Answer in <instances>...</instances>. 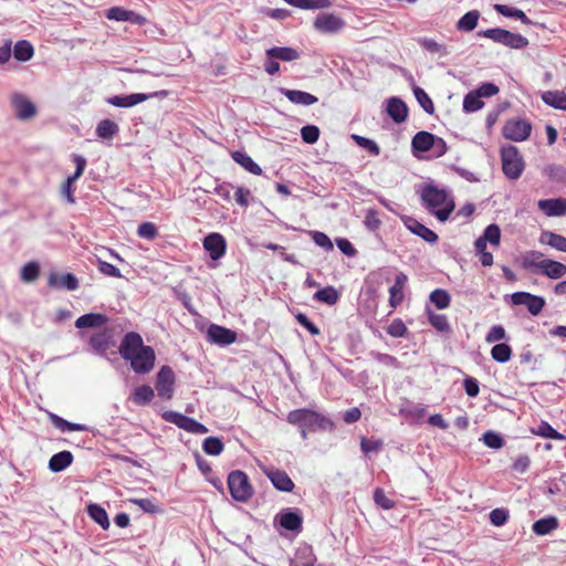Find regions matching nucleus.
<instances>
[{
    "mask_svg": "<svg viewBox=\"0 0 566 566\" xmlns=\"http://www.w3.org/2000/svg\"><path fill=\"white\" fill-rule=\"evenodd\" d=\"M422 206L439 221H447L454 210V200L450 192L434 185H426L420 192Z\"/></svg>",
    "mask_w": 566,
    "mask_h": 566,
    "instance_id": "1",
    "label": "nucleus"
},
{
    "mask_svg": "<svg viewBox=\"0 0 566 566\" xmlns=\"http://www.w3.org/2000/svg\"><path fill=\"white\" fill-rule=\"evenodd\" d=\"M542 258L543 254L538 251L528 252L523 258L524 269L532 270L534 273L542 274L552 280H558L566 274V265L564 263Z\"/></svg>",
    "mask_w": 566,
    "mask_h": 566,
    "instance_id": "2",
    "label": "nucleus"
},
{
    "mask_svg": "<svg viewBox=\"0 0 566 566\" xmlns=\"http://www.w3.org/2000/svg\"><path fill=\"white\" fill-rule=\"evenodd\" d=\"M287 421L293 426H297L300 429L308 430H326L333 427V423L327 418L306 408L290 411L287 415Z\"/></svg>",
    "mask_w": 566,
    "mask_h": 566,
    "instance_id": "3",
    "label": "nucleus"
},
{
    "mask_svg": "<svg viewBox=\"0 0 566 566\" xmlns=\"http://www.w3.org/2000/svg\"><path fill=\"white\" fill-rule=\"evenodd\" d=\"M502 170L512 180L521 177L524 170V160L515 146H506L501 150Z\"/></svg>",
    "mask_w": 566,
    "mask_h": 566,
    "instance_id": "4",
    "label": "nucleus"
},
{
    "mask_svg": "<svg viewBox=\"0 0 566 566\" xmlns=\"http://www.w3.org/2000/svg\"><path fill=\"white\" fill-rule=\"evenodd\" d=\"M228 488L233 500L238 502H247L253 494L248 475L239 470L228 475Z\"/></svg>",
    "mask_w": 566,
    "mask_h": 566,
    "instance_id": "5",
    "label": "nucleus"
},
{
    "mask_svg": "<svg viewBox=\"0 0 566 566\" xmlns=\"http://www.w3.org/2000/svg\"><path fill=\"white\" fill-rule=\"evenodd\" d=\"M163 418L167 422L174 423L178 428L193 434H205L209 431L205 424L198 422L196 419L187 417L177 411H165L163 413Z\"/></svg>",
    "mask_w": 566,
    "mask_h": 566,
    "instance_id": "6",
    "label": "nucleus"
},
{
    "mask_svg": "<svg viewBox=\"0 0 566 566\" xmlns=\"http://www.w3.org/2000/svg\"><path fill=\"white\" fill-rule=\"evenodd\" d=\"M532 132V125L523 118H513L505 123L503 136L513 142H523L528 138Z\"/></svg>",
    "mask_w": 566,
    "mask_h": 566,
    "instance_id": "7",
    "label": "nucleus"
},
{
    "mask_svg": "<svg viewBox=\"0 0 566 566\" xmlns=\"http://www.w3.org/2000/svg\"><path fill=\"white\" fill-rule=\"evenodd\" d=\"M167 95H168L167 91H159V92H154L150 94L134 93V94H129V95H115V96L107 98V103L115 107L128 108V107H133L137 104H140L143 102H146L149 98L158 97V96L165 97Z\"/></svg>",
    "mask_w": 566,
    "mask_h": 566,
    "instance_id": "8",
    "label": "nucleus"
},
{
    "mask_svg": "<svg viewBox=\"0 0 566 566\" xmlns=\"http://www.w3.org/2000/svg\"><path fill=\"white\" fill-rule=\"evenodd\" d=\"M142 336L136 332H128L123 337L118 352L124 360L128 361L143 348H145Z\"/></svg>",
    "mask_w": 566,
    "mask_h": 566,
    "instance_id": "9",
    "label": "nucleus"
},
{
    "mask_svg": "<svg viewBox=\"0 0 566 566\" xmlns=\"http://www.w3.org/2000/svg\"><path fill=\"white\" fill-rule=\"evenodd\" d=\"M511 300L514 305L526 306L527 311L534 316L538 315L546 304L544 297L528 292H515L511 295Z\"/></svg>",
    "mask_w": 566,
    "mask_h": 566,
    "instance_id": "10",
    "label": "nucleus"
},
{
    "mask_svg": "<svg viewBox=\"0 0 566 566\" xmlns=\"http://www.w3.org/2000/svg\"><path fill=\"white\" fill-rule=\"evenodd\" d=\"M155 350L150 346H146L128 361L132 369L137 374H148L155 366Z\"/></svg>",
    "mask_w": 566,
    "mask_h": 566,
    "instance_id": "11",
    "label": "nucleus"
},
{
    "mask_svg": "<svg viewBox=\"0 0 566 566\" xmlns=\"http://www.w3.org/2000/svg\"><path fill=\"white\" fill-rule=\"evenodd\" d=\"M175 375L170 367L163 366L156 380V390L160 398L170 399L174 392Z\"/></svg>",
    "mask_w": 566,
    "mask_h": 566,
    "instance_id": "12",
    "label": "nucleus"
},
{
    "mask_svg": "<svg viewBox=\"0 0 566 566\" xmlns=\"http://www.w3.org/2000/svg\"><path fill=\"white\" fill-rule=\"evenodd\" d=\"M345 27V22L333 13H319L314 20V28L322 33H336Z\"/></svg>",
    "mask_w": 566,
    "mask_h": 566,
    "instance_id": "13",
    "label": "nucleus"
},
{
    "mask_svg": "<svg viewBox=\"0 0 566 566\" xmlns=\"http://www.w3.org/2000/svg\"><path fill=\"white\" fill-rule=\"evenodd\" d=\"M263 473L272 482L273 486L282 492H292L294 482L285 471L275 469L273 467L263 468Z\"/></svg>",
    "mask_w": 566,
    "mask_h": 566,
    "instance_id": "14",
    "label": "nucleus"
},
{
    "mask_svg": "<svg viewBox=\"0 0 566 566\" xmlns=\"http://www.w3.org/2000/svg\"><path fill=\"white\" fill-rule=\"evenodd\" d=\"M203 248L217 261L226 254L227 242L222 234L212 232L203 239Z\"/></svg>",
    "mask_w": 566,
    "mask_h": 566,
    "instance_id": "15",
    "label": "nucleus"
},
{
    "mask_svg": "<svg viewBox=\"0 0 566 566\" xmlns=\"http://www.w3.org/2000/svg\"><path fill=\"white\" fill-rule=\"evenodd\" d=\"M11 104L14 109L15 116L19 119H30L36 113L34 104L23 94H13L11 97Z\"/></svg>",
    "mask_w": 566,
    "mask_h": 566,
    "instance_id": "16",
    "label": "nucleus"
},
{
    "mask_svg": "<svg viewBox=\"0 0 566 566\" xmlns=\"http://www.w3.org/2000/svg\"><path fill=\"white\" fill-rule=\"evenodd\" d=\"M405 227L413 234L420 237L426 242L433 244L438 241V234L433 232L431 229L419 222L417 219L412 217H402L401 218Z\"/></svg>",
    "mask_w": 566,
    "mask_h": 566,
    "instance_id": "17",
    "label": "nucleus"
},
{
    "mask_svg": "<svg viewBox=\"0 0 566 566\" xmlns=\"http://www.w3.org/2000/svg\"><path fill=\"white\" fill-rule=\"evenodd\" d=\"M207 337L210 343L226 346V345H230L235 342L237 334H235V332H233L229 328L212 324L208 328Z\"/></svg>",
    "mask_w": 566,
    "mask_h": 566,
    "instance_id": "18",
    "label": "nucleus"
},
{
    "mask_svg": "<svg viewBox=\"0 0 566 566\" xmlns=\"http://www.w3.org/2000/svg\"><path fill=\"white\" fill-rule=\"evenodd\" d=\"M537 207L547 217L566 216V198L541 199Z\"/></svg>",
    "mask_w": 566,
    "mask_h": 566,
    "instance_id": "19",
    "label": "nucleus"
},
{
    "mask_svg": "<svg viewBox=\"0 0 566 566\" xmlns=\"http://www.w3.org/2000/svg\"><path fill=\"white\" fill-rule=\"evenodd\" d=\"M105 17L108 20L128 21V22H132V23L138 24V25H143L146 21V19L143 15H140L132 10L124 9L122 7L109 8L108 10H106Z\"/></svg>",
    "mask_w": 566,
    "mask_h": 566,
    "instance_id": "20",
    "label": "nucleus"
},
{
    "mask_svg": "<svg viewBox=\"0 0 566 566\" xmlns=\"http://www.w3.org/2000/svg\"><path fill=\"white\" fill-rule=\"evenodd\" d=\"M434 140L436 135L426 130L418 132L411 140L413 155L419 158L421 153L430 151L434 145Z\"/></svg>",
    "mask_w": 566,
    "mask_h": 566,
    "instance_id": "21",
    "label": "nucleus"
},
{
    "mask_svg": "<svg viewBox=\"0 0 566 566\" xmlns=\"http://www.w3.org/2000/svg\"><path fill=\"white\" fill-rule=\"evenodd\" d=\"M90 347L91 350L94 354H97L99 356H105L107 349L111 347L112 344V335L108 331L104 329L102 332L94 333L90 337Z\"/></svg>",
    "mask_w": 566,
    "mask_h": 566,
    "instance_id": "22",
    "label": "nucleus"
},
{
    "mask_svg": "<svg viewBox=\"0 0 566 566\" xmlns=\"http://www.w3.org/2000/svg\"><path fill=\"white\" fill-rule=\"evenodd\" d=\"M387 114L395 123L400 124L405 122L408 116V107L402 99L390 97L387 101Z\"/></svg>",
    "mask_w": 566,
    "mask_h": 566,
    "instance_id": "23",
    "label": "nucleus"
},
{
    "mask_svg": "<svg viewBox=\"0 0 566 566\" xmlns=\"http://www.w3.org/2000/svg\"><path fill=\"white\" fill-rule=\"evenodd\" d=\"M281 93L293 104L310 106L317 103L318 98L311 93L298 91V90H289L282 88Z\"/></svg>",
    "mask_w": 566,
    "mask_h": 566,
    "instance_id": "24",
    "label": "nucleus"
},
{
    "mask_svg": "<svg viewBox=\"0 0 566 566\" xmlns=\"http://www.w3.org/2000/svg\"><path fill=\"white\" fill-rule=\"evenodd\" d=\"M49 285L52 287H64L67 291H75L78 289V280L72 273L62 275L51 274L49 277Z\"/></svg>",
    "mask_w": 566,
    "mask_h": 566,
    "instance_id": "25",
    "label": "nucleus"
},
{
    "mask_svg": "<svg viewBox=\"0 0 566 566\" xmlns=\"http://www.w3.org/2000/svg\"><path fill=\"white\" fill-rule=\"evenodd\" d=\"M276 518L284 530L300 531L302 528L303 518L298 513L286 510L279 514Z\"/></svg>",
    "mask_w": 566,
    "mask_h": 566,
    "instance_id": "26",
    "label": "nucleus"
},
{
    "mask_svg": "<svg viewBox=\"0 0 566 566\" xmlns=\"http://www.w3.org/2000/svg\"><path fill=\"white\" fill-rule=\"evenodd\" d=\"M73 462V454L70 451H61L53 454L49 461V469L52 472H61L70 467Z\"/></svg>",
    "mask_w": 566,
    "mask_h": 566,
    "instance_id": "27",
    "label": "nucleus"
},
{
    "mask_svg": "<svg viewBox=\"0 0 566 566\" xmlns=\"http://www.w3.org/2000/svg\"><path fill=\"white\" fill-rule=\"evenodd\" d=\"M107 322V316L99 313H88L80 316L75 321V326L77 328H92V327H101Z\"/></svg>",
    "mask_w": 566,
    "mask_h": 566,
    "instance_id": "28",
    "label": "nucleus"
},
{
    "mask_svg": "<svg viewBox=\"0 0 566 566\" xmlns=\"http://www.w3.org/2000/svg\"><path fill=\"white\" fill-rule=\"evenodd\" d=\"M266 56L270 59H276L285 62H291L300 57L297 50L289 46H273L266 50Z\"/></svg>",
    "mask_w": 566,
    "mask_h": 566,
    "instance_id": "29",
    "label": "nucleus"
},
{
    "mask_svg": "<svg viewBox=\"0 0 566 566\" xmlns=\"http://www.w3.org/2000/svg\"><path fill=\"white\" fill-rule=\"evenodd\" d=\"M232 159L253 175H261V167L244 151H233Z\"/></svg>",
    "mask_w": 566,
    "mask_h": 566,
    "instance_id": "30",
    "label": "nucleus"
},
{
    "mask_svg": "<svg viewBox=\"0 0 566 566\" xmlns=\"http://www.w3.org/2000/svg\"><path fill=\"white\" fill-rule=\"evenodd\" d=\"M542 99L548 106L566 111V93L563 91H547L543 93Z\"/></svg>",
    "mask_w": 566,
    "mask_h": 566,
    "instance_id": "31",
    "label": "nucleus"
},
{
    "mask_svg": "<svg viewBox=\"0 0 566 566\" xmlns=\"http://www.w3.org/2000/svg\"><path fill=\"white\" fill-rule=\"evenodd\" d=\"M558 527V520L555 516H547L544 518L537 520L532 530L536 535L544 536L553 532Z\"/></svg>",
    "mask_w": 566,
    "mask_h": 566,
    "instance_id": "32",
    "label": "nucleus"
},
{
    "mask_svg": "<svg viewBox=\"0 0 566 566\" xmlns=\"http://www.w3.org/2000/svg\"><path fill=\"white\" fill-rule=\"evenodd\" d=\"M480 12L478 10H471L462 15L457 22V29L462 32L473 31L479 22Z\"/></svg>",
    "mask_w": 566,
    "mask_h": 566,
    "instance_id": "33",
    "label": "nucleus"
},
{
    "mask_svg": "<svg viewBox=\"0 0 566 566\" xmlns=\"http://www.w3.org/2000/svg\"><path fill=\"white\" fill-rule=\"evenodd\" d=\"M541 242L556 249L560 252H566V237L554 233L552 231H544L541 235Z\"/></svg>",
    "mask_w": 566,
    "mask_h": 566,
    "instance_id": "34",
    "label": "nucleus"
},
{
    "mask_svg": "<svg viewBox=\"0 0 566 566\" xmlns=\"http://www.w3.org/2000/svg\"><path fill=\"white\" fill-rule=\"evenodd\" d=\"M494 10L506 18H514L520 20L524 24H531V20L527 15L520 9L510 7L506 4H494Z\"/></svg>",
    "mask_w": 566,
    "mask_h": 566,
    "instance_id": "35",
    "label": "nucleus"
},
{
    "mask_svg": "<svg viewBox=\"0 0 566 566\" xmlns=\"http://www.w3.org/2000/svg\"><path fill=\"white\" fill-rule=\"evenodd\" d=\"M313 298L317 302L327 304V305H335L339 300V293L334 286H326L324 289L318 290Z\"/></svg>",
    "mask_w": 566,
    "mask_h": 566,
    "instance_id": "36",
    "label": "nucleus"
},
{
    "mask_svg": "<svg viewBox=\"0 0 566 566\" xmlns=\"http://www.w3.org/2000/svg\"><path fill=\"white\" fill-rule=\"evenodd\" d=\"M154 396V389L150 386L143 385L134 390L132 395V400L137 406H144L149 403L153 400Z\"/></svg>",
    "mask_w": 566,
    "mask_h": 566,
    "instance_id": "37",
    "label": "nucleus"
},
{
    "mask_svg": "<svg viewBox=\"0 0 566 566\" xmlns=\"http://www.w3.org/2000/svg\"><path fill=\"white\" fill-rule=\"evenodd\" d=\"M543 174L554 182L566 184V167L562 165H547L544 167Z\"/></svg>",
    "mask_w": 566,
    "mask_h": 566,
    "instance_id": "38",
    "label": "nucleus"
},
{
    "mask_svg": "<svg viewBox=\"0 0 566 566\" xmlns=\"http://www.w3.org/2000/svg\"><path fill=\"white\" fill-rule=\"evenodd\" d=\"M87 513L94 522L102 526V528L107 530L109 527L108 515L102 506L97 504H90Z\"/></svg>",
    "mask_w": 566,
    "mask_h": 566,
    "instance_id": "39",
    "label": "nucleus"
},
{
    "mask_svg": "<svg viewBox=\"0 0 566 566\" xmlns=\"http://www.w3.org/2000/svg\"><path fill=\"white\" fill-rule=\"evenodd\" d=\"M502 44L510 49L518 50L526 48L528 45V40L520 33H513L506 30Z\"/></svg>",
    "mask_w": 566,
    "mask_h": 566,
    "instance_id": "40",
    "label": "nucleus"
},
{
    "mask_svg": "<svg viewBox=\"0 0 566 566\" xmlns=\"http://www.w3.org/2000/svg\"><path fill=\"white\" fill-rule=\"evenodd\" d=\"M502 44L510 49L518 50L526 48L528 45V40L520 33H513L506 30Z\"/></svg>",
    "mask_w": 566,
    "mask_h": 566,
    "instance_id": "41",
    "label": "nucleus"
},
{
    "mask_svg": "<svg viewBox=\"0 0 566 566\" xmlns=\"http://www.w3.org/2000/svg\"><path fill=\"white\" fill-rule=\"evenodd\" d=\"M418 42L426 51H428L431 54H436L440 57L449 54L447 46L441 43H438L433 39L421 38L419 39Z\"/></svg>",
    "mask_w": 566,
    "mask_h": 566,
    "instance_id": "42",
    "label": "nucleus"
},
{
    "mask_svg": "<svg viewBox=\"0 0 566 566\" xmlns=\"http://www.w3.org/2000/svg\"><path fill=\"white\" fill-rule=\"evenodd\" d=\"M119 132L118 125L111 119H103L97 124L96 135L99 138H112Z\"/></svg>",
    "mask_w": 566,
    "mask_h": 566,
    "instance_id": "43",
    "label": "nucleus"
},
{
    "mask_svg": "<svg viewBox=\"0 0 566 566\" xmlns=\"http://www.w3.org/2000/svg\"><path fill=\"white\" fill-rule=\"evenodd\" d=\"M533 433L543 437V438H549L553 440H566V437L555 430L548 422L542 421L536 429L533 430Z\"/></svg>",
    "mask_w": 566,
    "mask_h": 566,
    "instance_id": "44",
    "label": "nucleus"
},
{
    "mask_svg": "<svg viewBox=\"0 0 566 566\" xmlns=\"http://www.w3.org/2000/svg\"><path fill=\"white\" fill-rule=\"evenodd\" d=\"M13 55L18 61H29L33 55V46L25 40L18 41L13 49Z\"/></svg>",
    "mask_w": 566,
    "mask_h": 566,
    "instance_id": "45",
    "label": "nucleus"
},
{
    "mask_svg": "<svg viewBox=\"0 0 566 566\" xmlns=\"http://www.w3.org/2000/svg\"><path fill=\"white\" fill-rule=\"evenodd\" d=\"M50 420L54 424L55 428L60 429L63 432L85 430V426L80 424V423L70 422L54 413H50Z\"/></svg>",
    "mask_w": 566,
    "mask_h": 566,
    "instance_id": "46",
    "label": "nucleus"
},
{
    "mask_svg": "<svg viewBox=\"0 0 566 566\" xmlns=\"http://www.w3.org/2000/svg\"><path fill=\"white\" fill-rule=\"evenodd\" d=\"M413 94L419 103V105L423 108L427 114L432 115L434 113V105L429 95L424 92L423 88L419 86H413Z\"/></svg>",
    "mask_w": 566,
    "mask_h": 566,
    "instance_id": "47",
    "label": "nucleus"
},
{
    "mask_svg": "<svg viewBox=\"0 0 566 566\" xmlns=\"http://www.w3.org/2000/svg\"><path fill=\"white\" fill-rule=\"evenodd\" d=\"M430 301L436 305L438 310H444L449 307L451 302L450 294L442 289H436L430 293Z\"/></svg>",
    "mask_w": 566,
    "mask_h": 566,
    "instance_id": "48",
    "label": "nucleus"
},
{
    "mask_svg": "<svg viewBox=\"0 0 566 566\" xmlns=\"http://www.w3.org/2000/svg\"><path fill=\"white\" fill-rule=\"evenodd\" d=\"M483 106H484V103L482 102L480 95L475 91H472L464 96V99H463L464 112L473 113V112L481 109Z\"/></svg>",
    "mask_w": 566,
    "mask_h": 566,
    "instance_id": "49",
    "label": "nucleus"
},
{
    "mask_svg": "<svg viewBox=\"0 0 566 566\" xmlns=\"http://www.w3.org/2000/svg\"><path fill=\"white\" fill-rule=\"evenodd\" d=\"M223 449L222 440L217 437H208L202 442V450L209 455H219Z\"/></svg>",
    "mask_w": 566,
    "mask_h": 566,
    "instance_id": "50",
    "label": "nucleus"
},
{
    "mask_svg": "<svg viewBox=\"0 0 566 566\" xmlns=\"http://www.w3.org/2000/svg\"><path fill=\"white\" fill-rule=\"evenodd\" d=\"M512 355L511 347L505 344H495L491 349V357L497 363H506L510 360Z\"/></svg>",
    "mask_w": 566,
    "mask_h": 566,
    "instance_id": "51",
    "label": "nucleus"
},
{
    "mask_svg": "<svg viewBox=\"0 0 566 566\" xmlns=\"http://www.w3.org/2000/svg\"><path fill=\"white\" fill-rule=\"evenodd\" d=\"M40 275V265L38 262H29L21 269V280L25 283L34 282Z\"/></svg>",
    "mask_w": 566,
    "mask_h": 566,
    "instance_id": "52",
    "label": "nucleus"
},
{
    "mask_svg": "<svg viewBox=\"0 0 566 566\" xmlns=\"http://www.w3.org/2000/svg\"><path fill=\"white\" fill-rule=\"evenodd\" d=\"M429 322L430 324L439 332L449 333L451 332V326L448 322V317L444 314H436L431 311H428Z\"/></svg>",
    "mask_w": 566,
    "mask_h": 566,
    "instance_id": "53",
    "label": "nucleus"
},
{
    "mask_svg": "<svg viewBox=\"0 0 566 566\" xmlns=\"http://www.w3.org/2000/svg\"><path fill=\"white\" fill-rule=\"evenodd\" d=\"M352 138L359 147L366 149L370 155L378 156L380 154L379 146L373 139L356 134H353Z\"/></svg>",
    "mask_w": 566,
    "mask_h": 566,
    "instance_id": "54",
    "label": "nucleus"
},
{
    "mask_svg": "<svg viewBox=\"0 0 566 566\" xmlns=\"http://www.w3.org/2000/svg\"><path fill=\"white\" fill-rule=\"evenodd\" d=\"M129 502L137 505L143 512L158 514L163 509L150 499H129Z\"/></svg>",
    "mask_w": 566,
    "mask_h": 566,
    "instance_id": "55",
    "label": "nucleus"
},
{
    "mask_svg": "<svg viewBox=\"0 0 566 566\" xmlns=\"http://www.w3.org/2000/svg\"><path fill=\"white\" fill-rule=\"evenodd\" d=\"M483 240H486L488 242H490L491 245L493 247H499L500 245V242H501V230H500V227L497 224H489L483 234Z\"/></svg>",
    "mask_w": 566,
    "mask_h": 566,
    "instance_id": "56",
    "label": "nucleus"
},
{
    "mask_svg": "<svg viewBox=\"0 0 566 566\" xmlns=\"http://www.w3.org/2000/svg\"><path fill=\"white\" fill-rule=\"evenodd\" d=\"M95 258H96L97 269L102 274H104L106 276H111V277H122V273L118 268L114 266L113 264H111L106 261H103L98 256H95Z\"/></svg>",
    "mask_w": 566,
    "mask_h": 566,
    "instance_id": "57",
    "label": "nucleus"
},
{
    "mask_svg": "<svg viewBox=\"0 0 566 566\" xmlns=\"http://www.w3.org/2000/svg\"><path fill=\"white\" fill-rule=\"evenodd\" d=\"M483 443L491 449H500L504 444V439L494 431H486L483 433L482 439Z\"/></svg>",
    "mask_w": 566,
    "mask_h": 566,
    "instance_id": "58",
    "label": "nucleus"
},
{
    "mask_svg": "<svg viewBox=\"0 0 566 566\" xmlns=\"http://www.w3.org/2000/svg\"><path fill=\"white\" fill-rule=\"evenodd\" d=\"M505 32H506V30H504V29L492 28V29H486V30L479 31L478 32V36L486 38V39L492 40L495 43L502 44Z\"/></svg>",
    "mask_w": 566,
    "mask_h": 566,
    "instance_id": "59",
    "label": "nucleus"
},
{
    "mask_svg": "<svg viewBox=\"0 0 566 566\" xmlns=\"http://www.w3.org/2000/svg\"><path fill=\"white\" fill-rule=\"evenodd\" d=\"M374 501L375 503L384 509V510H390L395 507V501L388 497L382 489H376L374 492Z\"/></svg>",
    "mask_w": 566,
    "mask_h": 566,
    "instance_id": "60",
    "label": "nucleus"
},
{
    "mask_svg": "<svg viewBox=\"0 0 566 566\" xmlns=\"http://www.w3.org/2000/svg\"><path fill=\"white\" fill-rule=\"evenodd\" d=\"M301 137L306 144H314L318 140L319 129L315 125H306L301 129Z\"/></svg>",
    "mask_w": 566,
    "mask_h": 566,
    "instance_id": "61",
    "label": "nucleus"
},
{
    "mask_svg": "<svg viewBox=\"0 0 566 566\" xmlns=\"http://www.w3.org/2000/svg\"><path fill=\"white\" fill-rule=\"evenodd\" d=\"M370 357L387 367H392V368L399 367V361L397 360V358L389 354H384V353H379V352H370Z\"/></svg>",
    "mask_w": 566,
    "mask_h": 566,
    "instance_id": "62",
    "label": "nucleus"
},
{
    "mask_svg": "<svg viewBox=\"0 0 566 566\" xmlns=\"http://www.w3.org/2000/svg\"><path fill=\"white\" fill-rule=\"evenodd\" d=\"M137 234L143 239L153 240L158 234V231L153 222H143L138 226Z\"/></svg>",
    "mask_w": 566,
    "mask_h": 566,
    "instance_id": "63",
    "label": "nucleus"
},
{
    "mask_svg": "<svg viewBox=\"0 0 566 566\" xmlns=\"http://www.w3.org/2000/svg\"><path fill=\"white\" fill-rule=\"evenodd\" d=\"M509 516L506 509H494L490 512V522L494 526H503L507 522Z\"/></svg>",
    "mask_w": 566,
    "mask_h": 566,
    "instance_id": "64",
    "label": "nucleus"
}]
</instances>
